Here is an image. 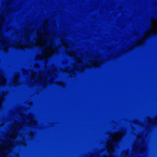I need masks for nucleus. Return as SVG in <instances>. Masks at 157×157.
Returning a JSON list of instances; mask_svg holds the SVG:
<instances>
[{"label": "nucleus", "instance_id": "nucleus-14", "mask_svg": "<svg viewBox=\"0 0 157 157\" xmlns=\"http://www.w3.org/2000/svg\"><path fill=\"white\" fill-rule=\"evenodd\" d=\"M87 59H86V62H87Z\"/></svg>", "mask_w": 157, "mask_h": 157}, {"label": "nucleus", "instance_id": "nucleus-10", "mask_svg": "<svg viewBox=\"0 0 157 157\" xmlns=\"http://www.w3.org/2000/svg\"><path fill=\"white\" fill-rule=\"evenodd\" d=\"M122 157H129L128 155V152L125 151L121 153Z\"/></svg>", "mask_w": 157, "mask_h": 157}, {"label": "nucleus", "instance_id": "nucleus-4", "mask_svg": "<svg viewBox=\"0 0 157 157\" xmlns=\"http://www.w3.org/2000/svg\"><path fill=\"white\" fill-rule=\"evenodd\" d=\"M125 134L124 131L115 133L111 135V138L107 145V150L109 155H104L103 157H113L114 149L117 147L118 142Z\"/></svg>", "mask_w": 157, "mask_h": 157}, {"label": "nucleus", "instance_id": "nucleus-12", "mask_svg": "<svg viewBox=\"0 0 157 157\" xmlns=\"http://www.w3.org/2000/svg\"><path fill=\"white\" fill-rule=\"evenodd\" d=\"M0 49H15V48H0Z\"/></svg>", "mask_w": 157, "mask_h": 157}, {"label": "nucleus", "instance_id": "nucleus-11", "mask_svg": "<svg viewBox=\"0 0 157 157\" xmlns=\"http://www.w3.org/2000/svg\"><path fill=\"white\" fill-rule=\"evenodd\" d=\"M56 84H58V85H60V86H64V84L62 82H56Z\"/></svg>", "mask_w": 157, "mask_h": 157}, {"label": "nucleus", "instance_id": "nucleus-13", "mask_svg": "<svg viewBox=\"0 0 157 157\" xmlns=\"http://www.w3.org/2000/svg\"><path fill=\"white\" fill-rule=\"evenodd\" d=\"M47 38V36H44L43 37V39L44 40H46Z\"/></svg>", "mask_w": 157, "mask_h": 157}, {"label": "nucleus", "instance_id": "nucleus-9", "mask_svg": "<svg viewBox=\"0 0 157 157\" xmlns=\"http://www.w3.org/2000/svg\"><path fill=\"white\" fill-rule=\"evenodd\" d=\"M148 122L149 124L153 125H155L157 122V119H149L148 120Z\"/></svg>", "mask_w": 157, "mask_h": 157}, {"label": "nucleus", "instance_id": "nucleus-1", "mask_svg": "<svg viewBox=\"0 0 157 157\" xmlns=\"http://www.w3.org/2000/svg\"><path fill=\"white\" fill-rule=\"evenodd\" d=\"M22 121L21 123L15 121V123L11 127L10 132H9L5 137L4 140H2L0 144V157H8V154L12 150V148L17 144L25 145L24 140L19 143L15 141L16 139L18 136L24 138L22 135L19 134L20 131L23 127L30 126L35 127L36 122L33 115L27 116L21 115Z\"/></svg>", "mask_w": 157, "mask_h": 157}, {"label": "nucleus", "instance_id": "nucleus-3", "mask_svg": "<svg viewBox=\"0 0 157 157\" xmlns=\"http://www.w3.org/2000/svg\"><path fill=\"white\" fill-rule=\"evenodd\" d=\"M57 71V69L54 67H53L52 69L47 73L40 72L38 74H36L32 71L30 72L31 75L30 78L35 83L41 85L43 87H45L47 83V81L48 77L51 78L50 81V82L51 83H53L54 76H56Z\"/></svg>", "mask_w": 157, "mask_h": 157}, {"label": "nucleus", "instance_id": "nucleus-8", "mask_svg": "<svg viewBox=\"0 0 157 157\" xmlns=\"http://www.w3.org/2000/svg\"><path fill=\"white\" fill-rule=\"evenodd\" d=\"M19 76V74L18 73H17L16 74L13 82V85L17 86L19 84V82L18 81Z\"/></svg>", "mask_w": 157, "mask_h": 157}, {"label": "nucleus", "instance_id": "nucleus-5", "mask_svg": "<svg viewBox=\"0 0 157 157\" xmlns=\"http://www.w3.org/2000/svg\"><path fill=\"white\" fill-rule=\"evenodd\" d=\"M145 149L143 138L142 136H138L134 145V151L135 152L142 153L145 150Z\"/></svg>", "mask_w": 157, "mask_h": 157}, {"label": "nucleus", "instance_id": "nucleus-7", "mask_svg": "<svg viewBox=\"0 0 157 157\" xmlns=\"http://www.w3.org/2000/svg\"><path fill=\"white\" fill-rule=\"evenodd\" d=\"M141 40L144 42L157 41V32H152L150 35L144 36L141 39Z\"/></svg>", "mask_w": 157, "mask_h": 157}, {"label": "nucleus", "instance_id": "nucleus-6", "mask_svg": "<svg viewBox=\"0 0 157 157\" xmlns=\"http://www.w3.org/2000/svg\"><path fill=\"white\" fill-rule=\"evenodd\" d=\"M41 54L37 55L36 59H46L55 54H57L58 50H40Z\"/></svg>", "mask_w": 157, "mask_h": 157}, {"label": "nucleus", "instance_id": "nucleus-2", "mask_svg": "<svg viewBox=\"0 0 157 157\" xmlns=\"http://www.w3.org/2000/svg\"><path fill=\"white\" fill-rule=\"evenodd\" d=\"M66 52L67 55L73 57L75 59L76 64L73 65L72 68L67 67L64 69L62 70V71L69 73L71 77H75V71L76 70L82 71L86 67H98L102 63L99 55L96 56L92 55L90 59H89L87 64L85 65L84 63L83 56L80 53L79 50H68Z\"/></svg>", "mask_w": 157, "mask_h": 157}]
</instances>
